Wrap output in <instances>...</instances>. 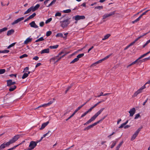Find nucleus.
Wrapping results in <instances>:
<instances>
[{"label":"nucleus","instance_id":"nucleus-1","mask_svg":"<svg viewBox=\"0 0 150 150\" xmlns=\"http://www.w3.org/2000/svg\"><path fill=\"white\" fill-rule=\"evenodd\" d=\"M70 19V18H68L66 19L60 21L61 26L62 28H64L65 27H67L68 25L70 24V21L69 20Z\"/></svg>","mask_w":150,"mask_h":150},{"label":"nucleus","instance_id":"nucleus-2","mask_svg":"<svg viewBox=\"0 0 150 150\" xmlns=\"http://www.w3.org/2000/svg\"><path fill=\"white\" fill-rule=\"evenodd\" d=\"M20 138V135H17L15 136L12 139H10L8 142H7L8 144L10 145V144L13 143L17 141Z\"/></svg>","mask_w":150,"mask_h":150},{"label":"nucleus","instance_id":"nucleus-3","mask_svg":"<svg viewBox=\"0 0 150 150\" xmlns=\"http://www.w3.org/2000/svg\"><path fill=\"white\" fill-rule=\"evenodd\" d=\"M73 19H74L76 21H78L80 20L84 19L85 18L84 16H79L77 15L72 17Z\"/></svg>","mask_w":150,"mask_h":150},{"label":"nucleus","instance_id":"nucleus-4","mask_svg":"<svg viewBox=\"0 0 150 150\" xmlns=\"http://www.w3.org/2000/svg\"><path fill=\"white\" fill-rule=\"evenodd\" d=\"M115 11H113L112 12H111L109 13L108 14V13H105L104 14L103 16V19H105V18L109 17L110 16H111L112 15H114L115 13Z\"/></svg>","mask_w":150,"mask_h":150},{"label":"nucleus","instance_id":"nucleus-5","mask_svg":"<svg viewBox=\"0 0 150 150\" xmlns=\"http://www.w3.org/2000/svg\"><path fill=\"white\" fill-rule=\"evenodd\" d=\"M37 145V143H36V142L31 141L30 142L29 146L32 150Z\"/></svg>","mask_w":150,"mask_h":150},{"label":"nucleus","instance_id":"nucleus-6","mask_svg":"<svg viewBox=\"0 0 150 150\" xmlns=\"http://www.w3.org/2000/svg\"><path fill=\"white\" fill-rule=\"evenodd\" d=\"M97 117V116H96L95 115L92 117L90 119H89L84 124V125H86L87 124H89L92 122Z\"/></svg>","mask_w":150,"mask_h":150},{"label":"nucleus","instance_id":"nucleus-7","mask_svg":"<svg viewBox=\"0 0 150 150\" xmlns=\"http://www.w3.org/2000/svg\"><path fill=\"white\" fill-rule=\"evenodd\" d=\"M97 117V116H96L95 115L92 117L90 119H89L84 124V125H86L87 124H89L92 122Z\"/></svg>","mask_w":150,"mask_h":150},{"label":"nucleus","instance_id":"nucleus-8","mask_svg":"<svg viewBox=\"0 0 150 150\" xmlns=\"http://www.w3.org/2000/svg\"><path fill=\"white\" fill-rule=\"evenodd\" d=\"M9 146V145L8 144L7 142H4L0 146V150H2L6 147L8 146Z\"/></svg>","mask_w":150,"mask_h":150},{"label":"nucleus","instance_id":"nucleus-9","mask_svg":"<svg viewBox=\"0 0 150 150\" xmlns=\"http://www.w3.org/2000/svg\"><path fill=\"white\" fill-rule=\"evenodd\" d=\"M24 17H22L21 18H18V19L15 20L14 21L11 23V25H14L18 23L19 22L21 21L24 19Z\"/></svg>","mask_w":150,"mask_h":150},{"label":"nucleus","instance_id":"nucleus-10","mask_svg":"<svg viewBox=\"0 0 150 150\" xmlns=\"http://www.w3.org/2000/svg\"><path fill=\"white\" fill-rule=\"evenodd\" d=\"M51 132L50 131H49L47 133L43 135V136L39 140V142L41 141L43 139V137H45L47 136H48V137H50L51 135Z\"/></svg>","mask_w":150,"mask_h":150},{"label":"nucleus","instance_id":"nucleus-11","mask_svg":"<svg viewBox=\"0 0 150 150\" xmlns=\"http://www.w3.org/2000/svg\"><path fill=\"white\" fill-rule=\"evenodd\" d=\"M135 111L136 110L135 109V108H133L129 110V112L130 114V116L131 117L135 113Z\"/></svg>","mask_w":150,"mask_h":150},{"label":"nucleus","instance_id":"nucleus-12","mask_svg":"<svg viewBox=\"0 0 150 150\" xmlns=\"http://www.w3.org/2000/svg\"><path fill=\"white\" fill-rule=\"evenodd\" d=\"M31 27L34 28H37L38 26L35 24V21H33L31 23H30L29 24Z\"/></svg>","mask_w":150,"mask_h":150},{"label":"nucleus","instance_id":"nucleus-13","mask_svg":"<svg viewBox=\"0 0 150 150\" xmlns=\"http://www.w3.org/2000/svg\"><path fill=\"white\" fill-rule=\"evenodd\" d=\"M49 123V122L48 121L47 122H45V123H43L41 127L40 128V130H42L44 128H45V127Z\"/></svg>","mask_w":150,"mask_h":150},{"label":"nucleus","instance_id":"nucleus-14","mask_svg":"<svg viewBox=\"0 0 150 150\" xmlns=\"http://www.w3.org/2000/svg\"><path fill=\"white\" fill-rule=\"evenodd\" d=\"M40 5L39 4H37L34 7L33 6H31V8L32 9V12H34L37 10L38 9V8L40 7Z\"/></svg>","mask_w":150,"mask_h":150},{"label":"nucleus","instance_id":"nucleus-15","mask_svg":"<svg viewBox=\"0 0 150 150\" xmlns=\"http://www.w3.org/2000/svg\"><path fill=\"white\" fill-rule=\"evenodd\" d=\"M33 39L32 38L29 37L24 42V44L27 45L29 42H31Z\"/></svg>","mask_w":150,"mask_h":150},{"label":"nucleus","instance_id":"nucleus-16","mask_svg":"<svg viewBox=\"0 0 150 150\" xmlns=\"http://www.w3.org/2000/svg\"><path fill=\"white\" fill-rule=\"evenodd\" d=\"M50 52V50L49 48H47L42 50L40 52L41 54L44 53H48Z\"/></svg>","mask_w":150,"mask_h":150},{"label":"nucleus","instance_id":"nucleus-17","mask_svg":"<svg viewBox=\"0 0 150 150\" xmlns=\"http://www.w3.org/2000/svg\"><path fill=\"white\" fill-rule=\"evenodd\" d=\"M104 61L103 59H100L96 62L95 63H94L93 64H92L91 65V67H93L96 66V64H97L98 63H100L101 62L103 61Z\"/></svg>","mask_w":150,"mask_h":150},{"label":"nucleus","instance_id":"nucleus-18","mask_svg":"<svg viewBox=\"0 0 150 150\" xmlns=\"http://www.w3.org/2000/svg\"><path fill=\"white\" fill-rule=\"evenodd\" d=\"M14 30L13 29H11L8 31L7 35L8 36L12 34H13L14 32Z\"/></svg>","mask_w":150,"mask_h":150},{"label":"nucleus","instance_id":"nucleus-19","mask_svg":"<svg viewBox=\"0 0 150 150\" xmlns=\"http://www.w3.org/2000/svg\"><path fill=\"white\" fill-rule=\"evenodd\" d=\"M56 37H60L61 38H64L65 39H66L67 37L66 36L64 37L63 34L61 33H58L56 35Z\"/></svg>","mask_w":150,"mask_h":150},{"label":"nucleus","instance_id":"nucleus-20","mask_svg":"<svg viewBox=\"0 0 150 150\" xmlns=\"http://www.w3.org/2000/svg\"><path fill=\"white\" fill-rule=\"evenodd\" d=\"M7 86H10L12 85V80L9 79L7 81Z\"/></svg>","mask_w":150,"mask_h":150},{"label":"nucleus","instance_id":"nucleus-21","mask_svg":"<svg viewBox=\"0 0 150 150\" xmlns=\"http://www.w3.org/2000/svg\"><path fill=\"white\" fill-rule=\"evenodd\" d=\"M104 108H103L101 109L98 111L96 114H95V115L97 116V117L101 113V112L104 109Z\"/></svg>","mask_w":150,"mask_h":150},{"label":"nucleus","instance_id":"nucleus-22","mask_svg":"<svg viewBox=\"0 0 150 150\" xmlns=\"http://www.w3.org/2000/svg\"><path fill=\"white\" fill-rule=\"evenodd\" d=\"M16 88V86L14 85L13 86H11L10 87L9 90L10 91H13Z\"/></svg>","mask_w":150,"mask_h":150},{"label":"nucleus","instance_id":"nucleus-23","mask_svg":"<svg viewBox=\"0 0 150 150\" xmlns=\"http://www.w3.org/2000/svg\"><path fill=\"white\" fill-rule=\"evenodd\" d=\"M128 120H127L126 122L122 124L119 127V128H122L123 127L125 126L128 122Z\"/></svg>","mask_w":150,"mask_h":150},{"label":"nucleus","instance_id":"nucleus-24","mask_svg":"<svg viewBox=\"0 0 150 150\" xmlns=\"http://www.w3.org/2000/svg\"><path fill=\"white\" fill-rule=\"evenodd\" d=\"M31 11H32V9L31 7H30L24 13V14H26L28 13Z\"/></svg>","mask_w":150,"mask_h":150},{"label":"nucleus","instance_id":"nucleus-25","mask_svg":"<svg viewBox=\"0 0 150 150\" xmlns=\"http://www.w3.org/2000/svg\"><path fill=\"white\" fill-rule=\"evenodd\" d=\"M103 8V6H98L95 7L94 9L95 10L98 9L99 10H101Z\"/></svg>","mask_w":150,"mask_h":150},{"label":"nucleus","instance_id":"nucleus-26","mask_svg":"<svg viewBox=\"0 0 150 150\" xmlns=\"http://www.w3.org/2000/svg\"><path fill=\"white\" fill-rule=\"evenodd\" d=\"M138 134L135 132L134 134L132 135V137L131 139V141L135 139Z\"/></svg>","mask_w":150,"mask_h":150},{"label":"nucleus","instance_id":"nucleus-27","mask_svg":"<svg viewBox=\"0 0 150 150\" xmlns=\"http://www.w3.org/2000/svg\"><path fill=\"white\" fill-rule=\"evenodd\" d=\"M110 34H107L104 36V38L102 39V40H105L108 39L110 36Z\"/></svg>","mask_w":150,"mask_h":150},{"label":"nucleus","instance_id":"nucleus-28","mask_svg":"<svg viewBox=\"0 0 150 150\" xmlns=\"http://www.w3.org/2000/svg\"><path fill=\"white\" fill-rule=\"evenodd\" d=\"M58 46L59 45H57L54 46H50L49 47V48L51 49H56L58 47Z\"/></svg>","mask_w":150,"mask_h":150},{"label":"nucleus","instance_id":"nucleus-29","mask_svg":"<svg viewBox=\"0 0 150 150\" xmlns=\"http://www.w3.org/2000/svg\"><path fill=\"white\" fill-rule=\"evenodd\" d=\"M150 56L148 57H147V58H145L142 60H140L139 61H140L141 62H142L145 61H146L147 60H150Z\"/></svg>","mask_w":150,"mask_h":150},{"label":"nucleus","instance_id":"nucleus-30","mask_svg":"<svg viewBox=\"0 0 150 150\" xmlns=\"http://www.w3.org/2000/svg\"><path fill=\"white\" fill-rule=\"evenodd\" d=\"M8 30V28L6 27H4L2 29H0V33L6 31Z\"/></svg>","mask_w":150,"mask_h":150},{"label":"nucleus","instance_id":"nucleus-31","mask_svg":"<svg viewBox=\"0 0 150 150\" xmlns=\"http://www.w3.org/2000/svg\"><path fill=\"white\" fill-rule=\"evenodd\" d=\"M84 53H82L79 54L77 56L76 58L78 59V60H79V58L82 57L84 56Z\"/></svg>","mask_w":150,"mask_h":150},{"label":"nucleus","instance_id":"nucleus-32","mask_svg":"<svg viewBox=\"0 0 150 150\" xmlns=\"http://www.w3.org/2000/svg\"><path fill=\"white\" fill-rule=\"evenodd\" d=\"M44 40V39L43 38V37H41L39 38V39L37 40H35V42H38L40 41H42Z\"/></svg>","mask_w":150,"mask_h":150},{"label":"nucleus","instance_id":"nucleus-33","mask_svg":"<svg viewBox=\"0 0 150 150\" xmlns=\"http://www.w3.org/2000/svg\"><path fill=\"white\" fill-rule=\"evenodd\" d=\"M107 99V98H106L105 100L101 99L100 101H99V102L97 103L96 104H95V105H96V106L97 105H98L100 103L103 102H104Z\"/></svg>","mask_w":150,"mask_h":150},{"label":"nucleus","instance_id":"nucleus-34","mask_svg":"<svg viewBox=\"0 0 150 150\" xmlns=\"http://www.w3.org/2000/svg\"><path fill=\"white\" fill-rule=\"evenodd\" d=\"M63 53H64V52H63L62 51L61 52L59 53L58 54L57 56H56L55 57H54L52 58V59L55 60V59H56V58L59 57V56L61 55L62 54H63Z\"/></svg>","mask_w":150,"mask_h":150},{"label":"nucleus","instance_id":"nucleus-35","mask_svg":"<svg viewBox=\"0 0 150 150\" xmlns=\"http://www.w3.org/2000/svg\"><path fill=\"white\" fill-rule=\"evenodd\" d=\"M36 15V14L35 13H33L29 17L30 19H32Z\"/></svg>","mask_w":150,"mask_h":150},{"label":"nucleus","instance_id":"nucleus-36","mask_svg":"<svg viewBox=\"0 0 150 150\" xmlns=\"http://www.w3.org/2000/svg\"><path fill=\"white\" fill-rule=\"evenodd\" d=\"M78 59L77 58H76L74 59L70 63V64H73L74 63L77 62L78 61Z\"/></svg>","mask_w":150,"mask_h":150},{"label":"nucleus","instance_id":"nucleus-37","mask_svg":"<svg viewBox=\"0 0 150 150\" xmlns=\"http://www.w3.org/2000/svg\"><path fill=\"white\" fill-rule=\"evenodd\" d=\"M123 141H121L120 142V143L117 146L116 148H117V149H119L120 148V146L123 144Z\"/></svg>","mask_w":150,"mask_h":150},{"label":"nucleus","instance_id":"nucleus-38","mask_svg":"<svg viewBox=\"0 0 150 150\" xmlns=\"http://www.w3.org/2000/svg\"><path fill=\"white\" fill-rule=\"evenodd\" d=\"M143 128L142 126H141L137 130V131L135 132V133L137 134H138L139 133V132L140 131L141 129Z\"/></svg>","mask_w":150,"mask_h":150},{"label":"nucleus","instance_id":"nucleus-39","mask_svg":"<svg viewBox=\"0 0 150 150\" xmlns=\"http://www.w3.org/2000/svg\"><path fill=\"white\" fill-rule=\"evenodd\" d=\"M28 76V74H27V73H25L22 76V79H23L27 77Z\"/></svg>","mask_w":150,"mask_h":150},{"label":"nucleus","instance_id":"nucleus-40","mask_svg":"<svg viewBox=\"0 0 150 150\" xmlns=\"http://www.w3.org/2000/svg\"><path fill=\"white\" fill-rule=\"evenodd\" d=\"M71 11L70 9H67L66 10H64L63 12L65 13H68L71 12Z\"/></svg>","mask_w":150,"mask_h":150},{"label":"nucleus","instance_id":"nucleus-41","mask_svg":"<svg viewBox=\"0 0 150 150\" xmlns=\"http://www.w3.org/2000/svg\"><path fill=\"white\" fill-rule=\"evenodd\" d=\"M16 43V42H14L12 43L9 46H8L7 47V49H9L11 47L14 46L15 44Z\"/></svg>","mask_w":150,"mask_h":150},{"label":"nucleus","instance_id":"nucleus-42","mask_svg":"<svg viewBox=\"0 0 150 150\" xmlns=\"http://www.w3.org/2000/svg\"><path fill=\"white\" fill-rule=\"evenodd\" d=\"M113 142V143L111 146V148L112 149L114 147V146L117 143V142Z\"/></svg>","mask_w":150,"mask_h":150},{"label":"nucleus","instance_id":"nucleus-43","mask_svg":"<svg viewBox=\"0 0 150 150\" xmlns=\"http://www.w3.org/2000/svg\"><path fill=\"white\" fill-rule=\"evenodd\" d=\"M52 32L50 31H47L46 33V35L47 37L50 36L52 34Z\"/></svg>","mask_w":150,"mask_h":150},{"label":"nucleus","instance_id":"nucleus-44","mask_svg":"<svg viewBox=\"0 0 150 150\" xmlns=\"http://www.w3.org/2000/svg\"><path fill=\"white\" fill-rule=\"evenodd\" d=\"M28 57V55L26 54H23L19 58L20 59H22L24 57Z\"/></svg>","mask_w":150,"mask_h":150},{"label":"nucleus","instance_id":"nucleus-45","mask_svg":"<svg viewBox=\"0 0 150 150\" xmlns=\"http://www.w3.org/2000/svg\"><path fill=\"white\" fill-rule=\"evenodd\" d=\"M81 107L79 106V107L77 109H76L75 111L73 112V114L74 115L75 113L79 110L81 109Z\"/></svg>","mask_w":150,"mask_h":150},{"label":"nucleus","instance_id":"nucleus-46","mask_svg":"<svg viewBox=\"0 0 150 150\" xmlns=\"http://www.w3.org/2000/svg\"><path fill=\"white\" fill-rule=\"evenodd\" d=\"M6 71L5 69H0V74H2L4 73Z\"/></svg>","mask_w":150,"mask_h":150},{"label":"nucleus","instance_id":"nucleus-47","mask_svg":"<svg viewBox=\"0 0 150 150\" xmlns=\"http://www.w3.org/2000/svg\"><path fill=\"white\" fill-rule=\"evenodd\" d=\"M52 18H50L49 19H48L47 20H46L45 21V23L47 24L49 22H50L52 20Z\"/></svg>","mask_w":150,"mask_h":150},{"label":"nucleus","instance_id":"nucleus-48","mask_svg":"<svg viewBox=\"0 0 150 150\" xmlns=\"http://www.w3.org/2000/svg\"><path fill=\"white\" fill-rule=\"evenodd\" d=\"M62 14L61 13L59 12H57V13H56L55 14V16H61Z\"/></svg>","mask_w":150,"mask_h":150},{"label":"nucleus","instance_id":"nucleus-49","mask_svg":"<svg viewBox=\"0 0 150 150\" xmlns=\"http://www.w3.org/2000/svg\"><path fill=\"white\" fill-rule=\"evenodd\" d=\"M72 86V85H71L70 86H68L67 87V90L65 91V93H66L67 91L71 88V87Z\"/></svg>","mask_w":150,"mask_h":150},{"label":"nucleus","instance_id":"nucleus-50","mask_svg":"<svg viewBox=\"0 0 150 150\" xmlns=\"http://www.w3.org/2000/svg\"><path fill=\"white\" fill-rule=\"evenodd\" d=\"M138 94H139V93L137 91L135 92L134 94L132 96V97H134L136 96Z\"/></svg>","mask_w":150,"mask_h":150},{"label":"nucleus","instance_id":"nucleus-51","mask_svg":"<svg viewBox=\"0 0 150 150\" xmlns=\"http://www.w3.org/2000/svg\"><path fill=\"white\" fill-rule=\"evenodd\" d=\"M141 116L139 114V113L138 114H136L135 115V116L134 117V119H137V118H138L139 117H140Z\"/></svg>","mask_w":150,"mask_h":150},{"label":"nucleus","instance_id":"nucleus-52","mask_svg":"<svg viewBox=\"0 0 150 150\" xmlns=\"http://www.w3.org/2000/svg\"><path fill=\"white\" fill-rule=\"evenodd\" d=\"M96 106V105H94L91 107L88 110L90 112H91V110H92V109L94 108Z\"/></svg>","mask_w":150,"mask_h":150},{"label":"nucleus","instance_id":"nucleus-53","mask_svg":"<svg viewBox=\"0 0 150 150\" xmlns=\"http://www.w3.org/2000/svg\"><path fill=\"white\" fill-rule=\"evenodd\" d=\"M9 52V51L8 50H2V53H8Z\"/></svg>","mask_w":150,"mask_h":150},{"label":"nucleus","instance_id":"nucleus-54","mask_svg":"<svg viewBox=\"0 0 150 150\" xmlns=\"http://www.w3.org/2000/svg\"><path fill=\"white\" fill-rule=\"evenodd\" d=\"M39 25H40V26L43 27L44 26V22H43V21L41 22H40V23Z\"/></svg>","mask_w":150,"mask_h":150},{"label":"nucleus","instance_id":"nucleus-55","mask_svg":"<svg viewBox=\"0 0 150 150\" xmlns=\"http://www.w3.org/2000/svg\"><path fill=\"white\" fill-rule=\"evenodd\" d=\"M150 83V80H149L145 84L147 87H148L149 86V84Z\"/></svg>","mask_w":150,"mask_h":150},{"label":"nucleus","instance_id":"nucleus-56","mask_svg":"<svg viewBox=\"0 0 150 150\" xmlns=\"http://www.w3.org/2000/svg\"><path fill=\"white\" fill-rule=\"evenodd\" d=\"M132 45V44H131V43L130 44L128 45L127 46H126L124 49V50H126L128 48H129V47H130V46H131Z\"/></svg>","mask_w":150,"mask_h":150},{"label":"nucleus","instance_id":"nucleus-57","mask_svg":"<svg viewBox=\"0 0 150 150\" xmlns=\"http://www.w3.org/2000/svg\"><path fill=\"white\" fill-rule=\"evenodd\" d=\"M74 115L73 114H72L71 116H70L67 119H66V121H67L69 120V119H70L72 117L74 116Z\"/></svg>","mask_w":150,"mask_h":150},{"label":"nucleus","instance_id":"nucleus-58","mask_svg":"<svg viewBox=\"0 0 150 150\" xmlns=\"http://www.w3.org/2000/svg\"><path fill=\"white\" fill-rule=\"evenodd\" d=\"M147 33H144L143 35H140L137 38L139 40V39L141 38H142L143 36L146 35V34Z\"/></svg>","mask_w":150,"mask_h":150},{"label":"nucleus","instance_id":"nucleus-59","mask_svg":"<svg viewBox=\"0 0 150 150\" xmlns=\"http://www.w3.org/2000/svg\"><path fill=\"white\" fill-rule=\"evenodd\" d=\"M147 33H144L143 35H140L137 38L139 40V39L141 38H142L143 36L146 35V34Z\"/></svg>","mask_w":150,"mask_h":150},{"label":"nucleus","instance_id":"nucleus-60","mask_svg":"<svg viewBox=\"0 0 150 150\" xmlns=\"http://www.w3.org/2000/svg\"><path fill=\"white\" fill-rule=\"evenodd\" d=\"M39 59V57L37 56H36L33 58V59L37 61Z\"/></svg>","mask_w":150,"mask_h":150},{"label":"nucleus","instance_id":"nucleus-61","mask_svg":"<svg viewBox=\"0 0 150 150\" xmlns=\"http://www.w3.org/2000/svg\"><path fill=\"white\" fill-rule=\"evenodd\" d=\"M138 40V39L137 38H136L134 41L131 42V44H132V45H133Z\"/></svg>","mask_w":150,"mask_h":150},{"label":"nucleus","instance_id":"nucleus-62","mask_svg":"<svg viewBox=\"0 0 150 150\" xmlns=\"http://www.w3.org/2000/svg\"><path fill=\"white\" fill-rule=\"evenodd\" d=\"M18 144V145H16V146H14L13 147L11 148V150H13V149H15L20 144Z\"/></svg>","mask_w":150,"mask_h":150},{"label":"nucleus","instance_id":"nucleus-63","mask_svg":"<svg viewBox=\"0 0 150 150\" xmlns=\"http://www.w3.org/2000/svg\"><path fill=\"white\" fill-rule=\"evenodd\" d=\"M101 96H103V93L102 92H101L100 93V95H98L97 96H96V97H100Z\"/></svg>","mask_w":150,"mask_h":150},{"label":"nucleus","instance_id":"nucleus-64","mask_svg":"<svg viewBox=\"0 0 150 150\" xmlns=\"http://www.w3.org/2000/svg\"><path fill=\"white\" fill-rule=\"evenodd\" d=\"M52 103H53V102L52 101H50L48 103L46 104V106H49L50 105L52 104Z\"/></svg>","mask_w":150,"mask_h":150}]
</instances>
